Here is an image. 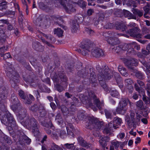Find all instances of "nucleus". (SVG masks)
<instances>
[{
    "label": "nucleus",
    "mask_w": 150,
    "mask_h": 150,
    "mask_svg": "<svg viewBox=\"0 0 150 150\" xmlns=\"http://www.w3.org/2000/svg\"><path fill=\"white\" fill-rule=\"evenodd\" d=\"M97 69L98 72V76L100 84L104 90L107 92L109 90L104 80L110 79L113 76V73L108 67L106 66H105L103 69L98 66Z\"/></svg>",
    "instance_id": "nucleus-1"
},
{
    "label": "nucleus",
    "mask_w": 150,
    "mask_h": 150,
    "mask_svg": "<svg viewBox=\"0 0 150 150\" xmlns=\"http://www.w3.org/2000/svg\"><path fill=\"white\" fill-rule=\"evenodd\" d=\"M0 119L1 123L7 126L6 127L9 132L14 129H17V126L16 121L12 115L8 111L0 113Z\"/></svg>",
    "instance_id": "nucleus-2"
},
{
    "label": "nucleus",
    "mask_w": 150,
    "mask_h": 150,
    "mask_svg": "<svg viewBox=\"0 0 150 150\" xmlns=\"http://www.w3.org/2000/svg\"><path fill=\"white\" fill-rule=\"evenodd\" d=\"M80 47L82 49L86 50L89 52L91 51L92 56L96 58H99L104 55L103 52L100 49L96 48L93 49L95 45L89 40L83 41L80 44Z\"/></svg>",
    "instance_id": "nucleus-3"
},
{
    "label": "nucleus",
    "mask_w": 150,
    "mask_h": 150,
    "mask_svg": "<svg viewBox=\"0 0 150 150\" xmlns=\"http://www.w3.org/2000/svg\"><path fill=\"white\" fill-rule=\"evenodd\" d=\"M21 124L28 129H32V133L35 136L39 135L40 132L38 128V123L33 117H27L25 121L21 122Z\"/></svg>",
    "instance_id": "nucleus-4"
},
{
    "label": "nucleus",
    "mask_w": 150,
    "mask_h": 150,
    "mask_svg": "<svg viewBox=\"0 0 150 150\" xmlns=\"http://www.w3.org/2000/svg\"><path fill=\"white\" fill-rule=\"evenodd\" d=\"M88 97H85V99H88L86 100V103L95 111L97 109L93 105L92 102L95 104L99 110H101L102 107L103 106V103L100 102L99 99L98 98L93 91H90L88 93Z\"/></svg>",
    "instance_id": "nucleus-5"
},
{
    "label": "nucleus",
    "mask_w": 150,
    "mask_h": 150,
    "mask_svg": "<svg viewBox=\"0 0 150 150\" xmlns=\"http://www.w3.org/2000/svg\"><path fill=\"white\" fill-rule=\"evenodd\" d=\"M90 74L89 79L92 81L95 82L96 81V75H95V73L93 69L91 68H86L83 69L79 70L77 73L76 78H78L76 80V82H78L80 79L81 77L86 78L88 77V75Z\"/></svg>",
    "instance_id": "nucleus-6"
},
{
    "label": "nucleus",
    "mask_w": 150,
    "mask_h": 150,
    "mask_svg": "<svg viewBox=\"0 0 150 150\" xmlns=\"http://www.w3.org/2000/svg\"><path fill=\"white\" fill-rule=\"evenodd\" d=\"M13 139L15 142L18 140V143L21 145H23L25 143L29 144L31 141V139L21 130L15 131V135Z\"/></svg>",
    "instance_id": "nucleus-7"
},
{
    "label": "nucleus",
    "mask_w": 150,
    "mask_h": 150,
    "mask_svg": "<svg viewBox=\"0 0 150 150\" xmlns=\"http://www.w3.org/2000/svg\"><path fill=\"white\" fill-rule=\"evenodd\" d=\"M13 139L15 142L18 140V143L21 145H23L25 143L29 144L31 141V139L21 130L15 131V135Z\"/></svg>",
    "instance_id": "nucleus-8"
},
{
    "label": "nucleus",
    "mask_w": 150,
    "mask_h": 150,
    "mask_svg": "<svg viewBox=\"0 0 150 150\" xmlns=\"http://www.w3.org/2000/svg\"><path fill=\"white\" fill-rule=\"evenodd\" d=\"M88 121L86 123V128L88 129H92L93 128L96 131H98L101 127L102 124L98 122L97 120L91 117L88 118Z\"/></svg>",
    "instance_id": "nucleus-9"
},
{
    "label": "nucleus",
    "mask_w": 150,
    "mask_h": 150,
    "mask_svg": "<svg viewBox=\"0 0 150 150\" xmlns=\"http://www.w3.org/2000/svg\"><path fill=\"white\" fill-rule=\"evenodd\" d=\"M123 62L125 65L131 71L135 69L133 66H136L138 65V61L135 58H132L130 60L125 59L123 60Z\"/></svg>",
    "instance_id": "nucleus-10"
},
{
    "label": "nucleus",
    "mask_w": 150,
    "mask_h": 150,
    "mask_svg": "<svg viewBox=\"0 0 150 150\" xmlns=\"http://www.w3.org/2000/svg\"><path fill=\"white\" fill-rule=\"evenodd\" d=\"M23 80L27 83H29L30 85L33 87L36 86L38 84V82L35 75L32 72L27 77H23Z\"/></svg>",
    "instance_id": "nucleus-11"
},
{
    "label": "nucleus",
    "mask_w": 150,
    "mask_h": 150,
    "mask_svg": "<svg viewBox=\"0 0 150 150\" xmlns=\"http://www.w3.org/2000/svg\"><path fill=\"white\" fill-rule=\"evenodd\" d=\"M139 30L137 27H134L128 30L127 33L129 34L131 36L134 38H141L142 35L138 32Z\"/></svg>",
    "instance_id": "nucleus-12"
},
{
    "label": "nucleus",
    "mask_w": 150,
    "mask_h": 150,
    "mask_svg": "<svg viewBox=\"0 0 150 150\" xmlns=\"http://www.w3.org/2000/svg\"><path fill=\"white\" fill-rule=\"evenodd\" d=\"M6 75L11 78L10 82L11 84H15L14 86L19 83V76L18 74L16 71L15 74L8 73Z\"/></svg>",
    "instance_id": "nucleus-13"
},
{
    "label": "nucleus",
    "mask_w": 150,
    "mask_h": 150,
    "mask_svg": "<svg viewBox=\"0 0 150 150\" xmlns=\"http://www.w3.org/2000/svg\"><path fill=\"white\" fill-rule=\"evenodd\" d=\"M63 3L62 4L64 8L65 9L66 12L69 13H71L75 12H76V10L73 6V5L71 4H68L67 6L65 4L64 1L63 2Z\"/></svg>",
    "instance_id": "nucleus-14"
},
{
    "label": "nucleus",
    "mask_w": 150,
    "mask_h": 150,
    "mask_svg": "<svg viewBox=\"0 0 150 150\" xmlns=\"http://www.w3.org/2000/svg\"><path fill=\"white\" fill-rule=\"evenodd\" d=\"M32 47L35 50L40 52L43 51L44 47L40 42L37 41H35L32 43Z\"/></svg>",
    "instance_id": "nucleus-15"
},
{
    "label": "nucleus",
    "mask_w": 150,
    "mask_h": 150,
    "mask_svg": "<svg viewBox=\"0 0 150 150\" xmlns=\"http://www.w3.org/2000/svg\"><path fill=\"white\" fill-rule=\"evenodd\" d=\"M78 140L80 145L82 147H85L88 149L91 146V144L87 143L81 137L79 136L78 137Z\"/></svg>",
    "instance_id": "nucleus-16"
},
{
    "label": "nucleus",
    "mask_w": 150,
    "mask_h": 150,
    "mask_svg": "<svg viewBox=\"0 0 150 150\" xmlns=\"http://www.w3.org/2000/svg\"><path fill=\"white\" fill-rule=\"evenodd\" d=\"M122 123V120L121 118L118 117H114L113 122H110L109 123H111L112 125V127L115 129H116L119 128L118 127Z\"/></svg>",
    "instance_id": "nucleus-17"
},
{
    "label": "nucleus",
    "mask_w": 150,
    "mask_h": 150,
    "mask_svg": "<svg viewBox=\"0 0 150 150\" xmlns=\"http://www.w3.org/2000/svg\"><path fill=\"white\" fill-rule=\"evenodd\" d=\"M19 113L18 114V118L20 120V122H22V120H23L26 116L27 110L26 109L23 107H22L19 110Z\"/></svg>",
    "instance_id": "nucleus-18"
},
{
    "label": "nucleus",
    "mask_w": 150,
    "mask_h": 150,
    "mask_svg": "<svg viewBox=\"0 0 150 150\" xmlns=\"http://www.w3.org/2000/svg\"><path fill=\"white\" fill-rule=\"evenodd\" d=\"M59 78H60L61 84L62 85H67V76L62 72H60L58 74Z\"/></svg>",
    "instance_id": "nucleus-19"
},
{
    "label": "nucleus",
    "mask_w": 150,
    "mask_h": 150,
    "mask_svg": "<svg viewBox=\"0 0 150 150\" xmlns=\"http://www.w3.org/2000/svg\"><path fill=\"white\" fill-rule=\"evenodd\" d=\"M128 103H129L130 105L131 106V102L128 98H122L119 102V105H120L121 107L124 108H125L127 106Z\"/></svg>",
    "instance_id": "nucleus-20"
},
{
    "label": "nucleus",
    "mask_w": 150,
    "mask_h": 150,
    "mask_svg": "<svg viewBox=\"0 0 150 150\" xmlns=\"http://www.w3.org/2000/svg\"><path fill=\"white\" fill-rule=\"evenodd\" d=\"M132 11L133 13V16H135L136 18L141 17L143 15V12L142 10H139L137 8H133L132 9Z\"/></svg>",
    "instance_id": "nucleus-21"
},
{
    "label": "nucleus",
    "mask_w": 150,
    "mask_h": 150,
    "mask_svg": "<svg viewBox=\"0 0 150 150\" xmlns=\"http://www.w3.org/2000/svg\"><path fill=\"white\" fill-rule=\"evenodd\" d=\"M115 27L117 30H121L122 31L126 30L127 29V27L125 25L119 22H116Z\"/></svg>",
    "instance_id": "nucleus-22"
},
{
    "label": "nucleus",
    "mask_w": 150,
    "mask_h": 150,
    "mask_svg": "<svg viewBox=\"0 0 150 150\" xmlns=\"http://www.w3.org/2000/svg\"><path fill=\"white\" fill-rule=\"evenodd\" d=\"M109 139V137L107 136L102 137L101 140L99 141V143L104 148V150H105V148L107 145L106 142H108Z\"/></svg>",
    "instance_id": "nucleus-23"
},
{
    "label": "nucleus",
    "mask_w": 150,
    "mask_h": 150,
    "mask_svg": "<svg viewBox=\"0 0 150 150\" xmlns=\"http://www.w3.org/2000/svg\"><path fill=\"white\" fill-rule=\"evenodd\" d=\"M7 93V90L6 88L4 86L0 87V98H6V95Z\"/></svg>",
    "instance_id": "nucleus-24"
},
{
    "label": "nucleus",
    "mask_w": 150,
    "mask_h": 150,
    "mask_svg": "<svg viewBox=\"0 0 150 150\" xmlns=\"http://www.w3.org/2000/svg\"><path fill=\"white\" fill-rule=\"evenodd\" d=\"M107 42L109 44L113 46L116 45L119 43L118 39L116 38H110L108 40Z\"/></svg>",
    "instance_id": "nucleus-25"
},
{
    "label": "nucleus",
    "mask_w": 150,
    "mask_h": 150,
    "mask_svg": "<svg viewBox=\"0 0 150 150\" xmlns=\"http://www.w3.org/2000/svg\"><path fill=\"white\" fill-rule=\"evenodd\" d=\"M118 69L121 74L122 76L125 77H127L129 76L127 71L126 70L125 68L123 67L122 65H119L118 67Z\"/></svg>",
    "instance_id": "nucleus-26"
},
{
    "label": "nucleus",
    "mask_w": 150,
    "mask_h": 150,
    "mask_svg": "<svg viewBox=\"0 0 150 150\" xmlns=\"http://www.w3.org/2000/svg\"><path fill=\"white\" fill-rule=\"evenodd\" d=\"M38 110L40 116L41 117L45 116L47 114V111L44 106L41 104H40V106Z\"/></svg>",
    "instance_id": "nucleus-27"
},
{
    "label": "nucleus",
    "mask_w": 150,
    "mask_h": 150,
    "mask_svg": "<svg viewBox=\"0 0 150 150\" xmlns=\"http://www.w3.org/2000/svg\"><path fill=\"white\" fill-rule=\"evenodd\" d=\"M58 108L61 109L62 112L64 115H67L69 113V111L68 109L64 105H61L58 107Z\"/></svg>",
    "instance_id": "nucleus-28"
},
{
    "label": "nucleus",
    "mask_w": 150,
    "mask_h": 150,
    "mask_svg": "<svg viewBox=\"0 0 150 150\" xmlns=\"http://www.w3.org/2000/svg\"><path fill=\"white\" fill-rule=\"evenodd\" d=\"M131 72H132L134 73L135 76L137 78L140 79H144L143 74L141 71L137 70L136 69H135Z\"/></svg>",
    "instance_id": "nucleus-29"
},
{
    "label": "nucleus",
    "mask_w": 150,
    "mask_h": 150,
    "mask_svg": "<svg viewBox=\"0 0 150 150\" xmlns=\"http://www.w3.org/2000/svg\"><path fill=\"white\" fill-rule=\"evenodd\" d=\"M13 104L11 106V108L14 112L16 111L17 110H19L22 107L20 102Z\"/></svg>",
    "instance_id": "nucleus-30"
},
{
    "label": "nucleus",
    "mask_w": 150,
    "mask_h": 150,
    "mask_svg": "<svg viewBox=\"0 0 150 150\" xmlns=\"http://www.w3.org/2000/svg\"><path fill=\"white\" fill-rule=\"evenodd\" d=\"M123 15L125 17L131 18H132L136 20V18L135 16H134L133 14L130 13L129 11L125 10H123Z\"/></svg>",
    "instance_id": "nucleus-31"
},
{
    "label": "nucleus",
    "mask_w": 150,
    "mask_h": 150,
    "mask_svg": "<svg viewBox=\"0 0 150 150\" xmlns=\"http://www.w3.org/2000/svg\"><path fill=\"white\" fill-rule=\"evenodd\" d=\"M11 101L12 104H16L20 102L16 95L14 93L11 95Z\"/></svg>",
    "instance_id": "nucleus-32"
},
{
    "label": "nucleus",
    "mask_w": 150,
    "mask_h": 150,
    "mask_svg": "<svg viewBox=\"0 0 150 150\" xmlns=\"http://www.w3.org/2000/svg\"><path fill=\"white\" fill-rule=\"evenodd\" d=\"M42 16L41 15H40L37 18L36 20L34 21V23L40 27L41 26L42 24Z\"/></svg>",
    "instance_id": "nucleus-33"
},
{
    "label": "nucleus",
    "mask_w": 150,
    "mask_h": 150,
    "mask_svg": "<svg viewBox=\"0 0 150 150\" xmlns=\"http://www.w3.org/2000/svg\"><path fill=\"white\" fill-rule=\"evenodd\" d=\"M135 44L134 43H129V44H123L120 45V47L121 49V50H122L125 51L127 50L129 48H130L131 45L133 44Z\"/></svg>",
    "instance_id": "nucleus-34"
},
{
    "label": "nucleus",
    "mask_w": 150,
    "mask_h": 150,
    "mask_svg": "<svg viewBox=\"0 0 150 150\" xmlns=\"http://www.w3.org/2000/svg\"><path fill=\"white\" fill-rule=\"evenodd\" d=\"M8 67L7 68V71L6 74L8 73H14L15 71H14V68L13 67V65L10 63H8L7 64Z\"/></svg>",
    "instance_id": "nucleus-35"
},
{
    "label": "nucleus",
    "mask_w": 150,
    "mask_h": 150,
    "mask_svg": "<svg viewBox=\"0 0 150 150\" xmlns=\"http://www.w3.org/2000/svg\"><path fill=\"white\" fill-rule=\"evenodd\" d=\"M39 106L40 104H35L31 106L29 109L31 111L34 112H36L38 111L39 108Z\"/></svg>",
    "instance_id": "nucleus-36"
},
{
    "label": "nucleus",
    "mask_w": 150,
    "mask_h": 150,
    "mask_svg": "<svg viewBox=\"0 0 150 150\" xmlns=\"http://www.w3.org/2000/svg\"><path fill=\"white\" fill-rule=\"evenodd\" d=\"M52 78L53 81L54 85L55 84H61V82H60V78H59L58 74L57 75L55 74Z\"/></svg>",
    "instance_id": "nucleus-37"
},
{
    "label": "nucleus",
    "mask_w": 150,
    "mask_h": 150,
    "mask_svg": "<svg viewBox=\"0 0 150 150\" xmlns=\"http://www.w3.org/2000/svg\"><path fill=\"white\" fill-rule=\"evenodd\" d=\"M111 123L108 124V127L105 128L103 131V132L104 133L108 134L110 132L111 130H113L112 125Z\"/></svg>",
    "instance_id": "nucleus-38"
},
{
    "label": "nucleus",
    "mask_w": 150,
    "mask_h": 150,
    "mask_svg": "<svg viewBox=\"0 0 150 150\" xmlns=\"http://www.w3.org/2000/svg\"><path fill=\"white\" fill-rule=\"evenodd\" d=\"M56 117V121L59 125H60L63 123V119L60 113L57 114Z\"/></svg>",
    "instance_id": "nucleus-39"
},
{
    "label": "nucleus",
    "mask_w": 150,
    "mask_h": 150,
    "mask_svg": "<svg viewBox=\"0 0 150 150\" xmlns=\"http://www.w3.org/2000/svg\"><path fill=\"white\" fill-rule=\"evenodd\" d=\"M136 105L138 109L143 110H145V108H144L143 103L142 100H139L136 103Z\"/></svg>",
    "instance_id": "nucleus-40"
},
{
    "label": "nucleus",
    "mask_w": 150,
    "mask_h": 150,
    "mask_svg": "<svg viewBox=\"0 0 150 150\" xmlns=\"http://www.w3.org/2000/svg\"><path fill=\"white\" fill-rule=\"evenodd\" d=\"M54 33L55 34H57V35L59 37H61L63 36V31L60 28H58L57 29H55L54 31Z\"/></svg>",
    "instance_id": "nucleus-41"
},
{
    "label": "nucleus",
    "mask_w": 150,
    "mask_h": 150,
    "mask_svg": "<svg viewBox=\"0 0 150 150\" xmlns=\"http://www.w3.org/2000/svg\"><path fill=\"white\" fill-rule=\"evenodd\" d=\"M7 3H8L5 1L0 3V10L3 11L6 10L8 7Z\"/></svg>",
    "instance_id": "nucleus-42"
},
{
    "label": "nucleus",
    "mask_w": 150,
    "mask_h": 150,
    "mask_svg": "<svg viewBox=\"0 0 150 150\" xmlns=\"http://www.w3.org/2000/svg\"><path fill=\"white\" fill-rule=\"evenodd\" d=\"M55 19H56L57 20H59V21H60V22H59V21H56V23H57V24L59 25L61 27H62V28L64 29V30H67V28L64 25H62L61 23V22H63V20L62 19V18L60 17H55Z\"/></svg>",
    "instance_id": "nucleus-43"
},
{
    "label": "nucleus",
    "mask_w": 150,
    "mask_h": 150,
    "mask_svg": "<svg viewBox=\"0 0 150 150\" xmlns=\"http://www.w3.org/2000/svg\"><path fill=\"white\" fill-rule=\"evenodd\" d=\"M126 111V110L124 108L121 107L120 105H119V106L116 109L117 112L118 113L122 115H124L125 114Z\"/></svg>",
    "instance_id": "nucleus-44"
},
{
    "label": "nucleus",
    "mask_w": 150,
    "mask_h": 150,
    "mask_svg": "<svg viewBox=\"0 0 150 150\" xmlns=\"http://www.w3.org/2000/svg\"><path fill=\"white\" fill-rule=\"evenodd\" d=\"M74 20L79 23H81L83 20V16L81 14H76Z\"/></svg>",
    "instance_id": "nucleus-45"
},
{
    "label": "nucleus",
    "mask_w": 150,
    "mask_h": 150,
    "mask_svg": "<svg viewBox=\"0 0 150 150\" xmlns=\"http://www.w3.org/2000/svg\"><path fill=\"white\" fill-rule=\"evenodd\" d=\"M79 23H78V22L76 20H74L72 22V28L73 30V32H75V31L78 29V28L79 27Z\"/></svg>",
    "instance_id": "nucleus-46"
},
{
    "label": "nucleus",
    "mask_w": 150,
    "mask_h": 150,
    "mask_svg": "<svg viewBox=\"0 0 150 150\" xmlns=\"http://www.w3.org/2000/svg\"><path fill=\"white\" fill-rule=\"evenodd\" d=\"M41 123V125L43 126L50 128H51L52 127H54L51 121H49L48 122L46 123L42 121Z\"/></svg>",
    "instance_id": "nucleus-47"
},
{
    "label": "nucleus",
    "mask_w": 150,
    "mask_h": 150,
    "mask_svg": "<svg viewBox=\"0 0 150 150\" xmlns=\"http://www.w3.org/2000/svg\"><path fill=\"white\" fill-rule=\"evenodd\" d=\"M4 141L8 144L10 145L12 143V142L11 138L6 135H4L3 137Z\"/></svg>",
    "instance_id": "nucleus-48"
},
{
    "label": "nucleus",
    "mask_w": 150,
    "mask_h": 150,
    "mask_svg": "<svg viewBox=\"0 0 150 150\" xmlns=\"http://www.w3.org/2000/svg\"><path fill=\"white\" fill-rule=\"evenodd\" d=\"M18 94L21 98L24 100L26 99V96L24 92L22 90H19L18 91Z\"/></svg>",
    "instance_id": "nucleus-49"
},
{
    "label": "nucleus",
    "mask_w": 150,
    "mask_h": 150,
    "mask_svg": "<svg viewBox=\"0 0 150 150\" xmlns=\"http://www.w3.org/2000/svg\"><path fill=\"white\" fill-rule=\"evenodd\" d=\"M114 76L118 85H119V83H122V79L118 73H115Z\"/></svg>",
    "instance_id": "nucleus-50"
},
{
    "label": "nucleus",
    "mask_w": 150,
    "mask_h": 150,
    "mask_svg": "<svg viewBox=\"0 0 150 150\" xmlns=\"http://www.w3.org/2000/svg\"><path fill=\"white\" fill-rule=\"evenodd\" d=\"M86 116L84 113L81 111H79L78 114V117L79 120H82L84 118H86Z\"/></svg>",
    "instance_id": "nucleus-51"
},
{
    "label": "nucleus",
    "mask_w": 150,
    "mask_h": 150,
    "mask_svg": "<svg viewBox=\"0 0 150 150\" xmlns=\"http://www.w3.org/2000/svg\"><path fill=\"white\" fill-rule=\"evenodd\" d=\"M60 84V83L55 84L54 85L56 89L59 92H62L64 90L63 87Z\"/></svg>",
    "instance_id": "nucleus-52"
},
{
    "label": "nucleus",
    "mask_w": 150,
    "mask_h": 150,
    "mask_svg": "<svg viewBox=\"0 0 150 150\" xmlns=\"http://www.w3.org/2000/svg\"><path fill=\"white\" fill-rule=\"evenodd\" d=\"M8 49V46H4L0 48V54L1 57H3L5 50H7Z\"/></svg>",
    "instance_id": "nucleus-53"
},
{
    "label": "nucleus",
    "mask_w": 150,
    "mask_h": 150,
    "mask_svg": "<svg viewBox=\"0 0 150 150\" xmlns=\"http://www.w3.org/2000/svg\"><path fill=\"white\" fill-rule=\"evenodd\" d=\"M86 3L83 0H81L79 1L77 3L78 5L81 7L83 9H84L86 8Z\"/></svg>",
    "instance_id": "nucleus-54"
},
{
    "label": "nucleus",
    "mask_w": 150,
    "mask_h": 150,
    "mask_svg": "<svg viewBox=\"0 0 150 150\" xmlns=\"http://www.w3.org/2000/svg\"><path fill=\"white\" fill-rule=\"evenodd\" d=\"M50 150H63V149L58 145L53 143L52 146Z\"/></svg>",
    "instance_id": "nucleus-55"
},
{
    "label": "nucleus",
    "mask_w": 150,
    "mask_h": 150,
    "mask_svg": "<svg viewBox=\"0 0 150 150\" xmlns=\"http://www.w3.org/2000/svg\"><path fill=\"white\" fill-rule=\"evenodd\" d=\"M0 101V108H4L5 107L4 103L6 102L5 99L6 98H1Z\"/></svg>",
    "instance_id": "nucleus-56"
},
{
    "label": "nucleus",
    "mask_w": 150,
    "mask_h": 150,
    "mask_svg": "<svg viewBox=\"0 0 150 150\" xmlns=\"http://www.w3.org/2000/svg\"><path fill=\"white\" fill-rule=\"evenodd\" d=\"M74 65L73 64L69 63L67 64V69L69 72H71L73 70Z\"/></svg>",
    "instance_id": "nucleus-57"
},
{
    "label": "nucleus",
    "mask_w": 150,
    "mask_h": 150,
    "mask_svg": "<svg viewBox=\"0 0 150 150\" xmlns=\"http://www.w3.org/2000/svg\"><path fill=\"white\" fill-rule=\"evenodd\" d=\"M50 2L53 4H55L57 5L58 4H60V5H62L64 1L62 0H50Z\"/></svg>",
    "instance_id": "nucleus-58"
},
{
    "label": "nucleus",
    "mask_w": 150,
    "mask_h": 150,
    "mask_svg": "<svg viewBox=\"0 0 150 150\" xmlns=\"http://www.w3.org/2000/svg\"><path fill=\"white\" fill-rule=\"evenodd\" d=\"M105 115L106 117L108 119H111L112 118V113L108 110H105Z\"/></svg>",
    "instance_id": "nucleus-59"
},
{
    "label": "nucleus",
    "mask_w": 150,
    "mask_h": 150,
    "mask_svg": "<svg viewBox=\"0 0 150 150\" xmlns=\"http://www.w3.org/2000/svg\"><path fill=\"white\" fill-rule=\"evenodd\" d=\"M64 146L67 148L69 149H72L74 147V144L67 143L64 145Z\"/></svg>",
    "instance_id": "nucleus-60"
},
{
    "label": "nucleus",
    "mask_w": 150,
    "mask_h": 150,
    "mask_svg": "<svg viewBox=\"0 0 150 150\" xmlns=\"http://www.w3.org/2000/svg\"><path fill=\"white\" fill-rule=\"evenodd\" d=\"M17 60L23 65L26 62V61L23 58L19 57L17 59Z\"/></svg>",
    "instance_id": "nucleus-61"
},
{
    "label": "nucleus",
    "mask_w": 150,
    "mask_h": 150,
    "mask_svg": "<svg viewBox=\"0 0 150 150\" xmlns=\"http://www.w3.org/2000/svg\"><path fill=\"white\" fill-rule=\"evenodd\" d=\"M114 24L111 23H108L105 26L106 29H111L114 27Z\"/></svg>",
    "instance_id": "nucleus-62"
},
{
    "label": "nucleus",
    "mask_w": 150,
    "mask_h": 150,
    "mask_svg": "<svg viewBox=\"0 0 150 150\" xmlns=\"http://www.w3.org/2000/svg\"><path fill=\"white\" fill-rule=\"evenodd\" d=\"M76 51L79 52H81L82 54V55L84 56H86L88 54V51H87L86 50H83L82 51L80 49L77 50Z\"/></svg>",
    "instance_id": "nucleus-63"
},
{
    "label": "nucleus",
    "mask_w": 150,
    "mask_h": 150,
    "mask_svg": "<svg viewBox=\"0 0 150 150\" xmlns=\"http://www.w3.org/2000/svg\"><path fill=\"white\" fill-rule=\"evenodd\" d=\"M110 94L112 96L115 97L118 94V92L116 91L111 90L110 91Z\"/></svg>",
    "instance_id": "nucleus-64"
}]
</instances>
